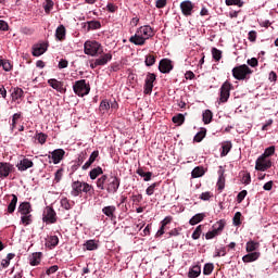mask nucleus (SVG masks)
Returning <instances> with one entry per match:
<instances>
[{"mask_svg":"<svg viewBox=\"0 0 278 278\" xmlns=\"http://www.w3.org/2000/svg\"><path fill=\"white\" fill-rule=\"evenodd\" d=\"M256 36H257V33L255 30H250L248 33V41L252 43L256 42Z\"/></svg>","mask_w":278,"mask_h":278,"instance_id":"e2e57ef3","label":"nucleus"},{"mask_svg":"<svg viewBox=\"0 0 278 278\" xmlns=\"http://www.w3.org/2000/svg\"><path fill=\"white\" fill-rule=\"evenodd\" d=\"M136 174L143 178V181H150L152 179V173L151 172H144L142 168H138L136 170Z\"/></svg>","mask_w":278,"mask_h":278,"instance_id":"7c9ffc66","label":"nucleus"},{"mask_svg":"<svg viewBox=\"0 0 278 278\" xmlns=\"http://www.w3.org/2000/svg\"><path fill=\"white\" fill-rule=\"evenodd\" d=\"M48 139V135L43 134V132H38L36 134V140H38L39 144H43L46 143V140Z\"/></svg>","mask_w":278,"mask_h":278,"instance_id":"864d4df0","label":"nucleus"},{"mask_svg":"<svg viewBox=\"0 0 278 278\" xmlns=\"http://www.w3.org/2000/svg\"><path fill=\"white\" fill-rule=\"evenodd\" d=\"M226 256V248L216 249V255L214 257H223Z\"/></svg>","mask_w":278,"mask_h":278,"instance_id":"0e129e2a","label":"nucleus"},{"mask_svg":"<svg viewBox=\"0 0 278 278\" xmlns=\"http://www.w3.org/2000/svg\"><path fill=\"white\" fill-rule=\"evenodd\" d=\"M81 193L92 194V185H89L88 182L80 180L72 181V191H70V194H72V197L74 198H78Z\"/></svg>","mask_w":278,"mask_h":278,"instance_id":"7ed1b4c3","label":"nucleus"},{"mask_svg":"<svg viewBox=\"0 0 278 278\" xmlns=\"http://www.w3.org/2000/svg\"><path fill=\"white\" fill-rule=\"evenodd\" d=\"M108 110H110V103L108 102V100H102V102H100V112H102V114H105Z\"/></svg>","mask_w":278,"mask_h":278,"instance_id":"6e6d98bb","label":"nucleus"},{"mask_svg":"<svg viewBox=\"0 0 278 278\" xmlns=\"http://www.w3.org/2000/svg\"><path fill=\"white\" fill-rule=\"evenodd\" d=\"M55 39L60 41L66 39V28L64 27V25H60L58 26V28H55Z\"/></svg>","mask_w":278,"mask_h":278,"instance_id":"5701e85b","label":"nucleus"},{"mask_svg":"<svg viewBox=\"0 0 278 278\" xmlns=\"http://www.w3.org/2000/svg\"><path fill=\"white\" fill-rule=\"evenodd\" d=\"M204 167L195 166L194 169H192V178H200L204 176Z\"/></svg>","mask_w":278,"mask_h":278,"instance_id":"e433bc0d","label":"nucleus"},{"mask_svg":"<svg viewBox=\"0 0 278 278\" xmlns=\"http://www.w3.org/2000/svg\"><path fill=\"white\" fill-rule=\"evenodd\" d=\"M96 188L100 191H105L108 194L118 192L119 178L117 176L102 175L96 180Z\"/></svg>","mask_w":278,"mask_h":278,"instance_id":"f257e3e1","label":"nucleus"},{"mask_svg":"<svg viewBox=\"0 0 278 278\" xmlns=\"http://www.w3.org/2000/svg\"><path fill=\"white\" fill-rule=\"evenodd\" d=\"M98 156H99L98 151L91 152L90 159H88V162L84 163V165L81 166V170H88V168L92 166L93 162H96V159H98Z\"/></svg>","mask_w":278,"mask_h":278,"instance_id":"412c9836","label":"nucleus"},{"mask_svg":"<svg viewBox=\"0 0 278 278\" xmlns=\"http://www.w3.org/2000/svg\"><path fill=\"white\" fill-rule=\"evenodd\" d=\"M21 223L24 226H29L31 224V215L30 214L22 215Z\"/></svg>","mask_w":278,"mask_h":278,"instance_id":"3c124183","label":"nucleus"},{"mask_svg":"<svg viewBox=\"0 0 278 278\" xmlns=\"http://www.w3.org/2000/svg\"><path fill=\"white\" fill-rule=\"evenodd\" d=\"M110 61H112V54L105 53L104 55L96 59L92 63L106 65Z\"/></svg>","mask_w":278,"mask_h":278,"instance_id":"bb28decb","label":"nucleus"},{"mask_svg":"<svg viewBox=\"0 0 278 278\" xmlns=\"http://www.w3.org/2000/svg\"><path fill=\"white\" fill-rule=\"evenodd\" d=\"M60 205L65 211H68L72 210V207L74 206V201H70L68 198H62V200H60Z\"/></svg>","mask_w":278,"mask_h":278,"instance_id":"2f4dec72","label":"nucleus"},{"mask_svg":"<svg viewBox=\"0 0 278 278\" xmlns=\"http://www.w3.org/2000/svg\"><path fill=\"white\" fill-rule=\"evenodd\" d=\"M86 27H87V30L90 31V30H98L102 27V25L100 24L99 21H88L86 22Z\"/></svg>","mask_w":278,"mask_h":278,"instance_id":"cd10ccee","label":"nucleus"},{"mask_svg":"<svg viewBox=\"0 0 278 278\" xmlns=\"http://www.w3.org/2000/svg\"><path fill=\"white\" fill-rule=\"evenodd\" d=\"M0 64H1V66H2V68H3L4 72H10V71H12V64H10L9 61H2V60H0Z\"/></svg>","mask_w":278,"mask_h":278,"instance_id":"680f3d73","label":"nucleus"},{"mask_svg":"<svg viewBox=\"0 0 278 278\" xmlns=\"http://www.w3.org/2000/svg\"><path fill=\"white\" fill-rule=\"evenodd\" d=\"M64 176V168H60L55 172L54 174V182L55 184H60V181L62 180V177Z\"/></svg>","mask_w":278,"mask_h":278,"instance_id":"de8ad7c7","label":"nucleus"},{"mask_svg":"<svg viewBox=\"0 0 278 278\" xmlns=\"http://www.w3.org/2000/svg\"><path fill=\"white\" fill-rule=\"evenodd\" d=\"M275 155V146H270L264 150V153L261 155V157L267 159Z\"/></svg>","mask_w":278,"mask_h":278,"instance_id":"37998d69","label":"nucleus"},{"mask_svg":"<svg viewBox=\"0 0 278 278\" xmlns=\"http://www.w3.org/2000/svg\"><path fill=\"white\" fill-rule=\"evenodd\" d=\"M31 50H33L31 55H34L35 58H39L40 55L46 53V51H48V43L46 42L37 43L31 48Z\"/></svg>","mask_w":278,"mask_h":278,"instance_id":"f3484780","label":"nucleus"},{"mask_svg":"<svg viewBox=\"0 0 278 278\" xmlns=\"http://www.w3.org/2000/svg\"><path fill=\"white\" fill-rule=\"evenodd\" d=\"M170 223H172L170 216H166V218H164V220L160 223L162 226H160V230H157L156 232V238H160L165 233L164 230H166V226L170 225Z\"/></svg>","mask_w":278,"mask_h":278,"instance_id":"aec40b11","label":"nucleus"},{"mask_svg":"<svg viewBox=\"0 0 278 278\" xmlns=\"http://www.w3.org/2000/svg\"><path fill=\"white\" fill-rule=\"evenodd\" d=\"M84 247H86V250H88V251H93V250L98 249V244L93 240L86 241Z\"/></svg>","mask_w":278,"mask_h":278,"instance_id":"a18cd8bd","label":"nucleus"},{"mask_svg":"<svg viewBox=\"0 0 278 278\" xmlns=\"http://www.w3.org/2000/svg\"><path fill=\"white\" fill-rule=\"evenodd\" d=\"M242 184L249 186L250 185V173H244L242 175Z\"/></svg>","mask_w":278,"mask_h":278,"instance_id":"774afa93","label":"nucleus"},{"mask_svg":"<svg viewBox=\"0 0 278 278\" xmlns=\"http://www.w3.org/2000/svg\"><path fill=\"white\" fill-rule=\"evenodd\" d=\"M17 213H20V215H30L31 204H29V202L20 203V206H17Z\"/></svg>","mask_w":278,"mask_h":278,"instance_id":"6ab92c4d","label":"nucleus"},{"mask_svg":"<svg viewBox=\"0 0 278 278\" xmlns=\"http://www.w3.org/2000/svg\"><path fill=\"white\" fill-rule=\"evenodd\" d=\"M200 235H202V225H198V227H195L194 232H192V239L198 240Z\"/></svg>","mask_w":278,"mask_h":278,"instance_id":"052dcab7","label":"nucleus"},{"mask_svg":"<svg viewBox=\"0 0 278 278\" xmlns=\"http://www.w3.org/2000/svg\"><path fill=\"white\" fill-rule=\"evenodd\" d=\"M193 10L194 3H192L190 0H185L182 3H180V11L185 17L192 16Z\"/></svg>","mask_w":278,"mask_h":278,"instance_id":"2eb2a0df","label":"nucleus"},{"mask_svg":"<svg viewBox=\"0 0 278 278\" xmlns=\"http://www.w3.org/2000/svg\"><path fill=\"white\" fill-rule=\"evenodd\" d=\"M273 166V162L269 159H266L264 156H260L256 160V166L255 169L258 172H266Z\"/></svg>","mask_w":278,"mask_h":278,"instance_id":"9b49d317","label":"nucleus"},{"mask_svg":"<svg viewBox=\"0 0 278 278\" xmlns=\"http://www.w3.org/2000/svg\"><path fill=\"white\" fill-rule=\"evenodd\" d=\"M198 276H200V266H193L188 271V278H198Z\"/></svg>","mask_w":278,"mask_h":278,"instance_id":"a19ab883","label":"nucleus"},{"mask_svg":"<svg viewBox=\"0 0 278 278\" xmlns=\"http://www.w3.org/2000/svg\"><path fill=\"white\" fill-rule=\"evenodd\" d=\"M258 257H261L260 252H252L250 254L242 256V262H244V263L256 262L258 260Z\"/></svg>","mask_w":278,"mask_h":278,"instance_id":"4be33fe9","label":"nucleus"},{"mask_svg":"<svg viewBox=\"0 0 278 278\" xmlns=\"http://www.w3.org/2000/svg\"><path fill=\"white\" fill-rule=\"evenodd\" d=\"M184 115L178 113L176 116L172 117V123L174 124H178V126L182 125L184 124Z\"/></svg>","mask_w":278,"mask_h":278,"instance_id":"49530a36","label":"nucleus"},{"mask_svg":"<svg viewBox=\"0 0 278 278\" xmlns=\"http://www.w3.org/2000/svg\"><path fill=\"white\" fill-rule=\"evenodd\" d=\"M226 223L224 220H219L212 226V231L206 232V240H212L216 238V236L220 235L224 230V226Z\"/></svg>","mask_w":278,"mask_h":278,"instance_id":"1a4fd4ad","label":"nucleus"},{"mask_svg":"<svg viewBox=\"0 0 278 278\" xmlns=\"http://www.w3.org/2000/svg\"><path fill=\"white\" fill-rule=\"evenodd\" d=\"M155 34L156 31L153 27L150 25H143L136 30V34H134L128 41L134 46L142 47L146 45V40L153 38Z\"/></svg>","mask_w":278,"mask_h":278,"instance_id":"f03ea898","label":"nucleus"},{"mask_svg":"<svg viewBox=\"0 0 278 278\" xmlns=\"http://www.w3.org/2000/svg\"><path fill=\"white\" fill-rule=\"evenodd\" d=\"M64 155H66V151H64L63 149H55L54 151L50 152L48 159L52 160V163L56 165L60 164L62 160H64Z\"/></svg>","mask_w":278,"mask_h":278,"instance_id":"f8f14e48","label":"nucleus"},{"mask_svg":"<svg viewBox=\"0 0 278 278\" xmlns=\"http://www.w3.org/2000/svg\"><path fill=\"white\" fill-rule=\"evenodd\" d=\"M105 10L112 14L116 13L118 11V5L114 4V3H108V5H105Z\"/></svg>","mask_w":278,"mask_h":278,"instance_id":"bf43d9fd","label":"nucleus"},{"mask_svg":"<svg viewBox=\"0 0 278 278\" xmlns=\"http://www.w3.org/2000/svg\"><path fill=\"white\" fill-rule=\"evenodd\" d=\"M242 217V214L240 212H236L235 217L232 218V224L235 227H240L242 225V222H240V218Z\"/></svg>","mask_w":278,"mask_h":278,"instance_id":"603ef678","label":"nucleus"},{"mask_svg":"<svg viewBox=\"0 0 278 278\" xmlns=\"http://www.w3.org/2000/svg\"><path fill=\"white\" fill-rule=\"evenodd\" d=\"M159 186H160V182H154V184L150 185V187H148V189H146V194L148 197H152Z\"/></svg>","mask_w":278,"mask_h":278,"instance_id":"c03bdc74","label":"nucleus"},{"mask_svg":"<svg viewBox=\"0 0 278 278\" xmlns=\"http://www.w3.org/2000/svg\"><path fill=\"white\" fill-rule=\"evenodd\" d=\"M243 4L242 0H226V5L228 7L236 5L238 8H242Z\"/></svg>","mask_w":278,"mask_h":278,"instance_id":"4d7b16f0","label":"nucleus"},{"mask_svg":"<svg viewBox=\"0 0 278 278\" xmlns=\"http://www.w3.org/2000/svg\"><path fill=\"white\" fill-rule=\"evenodd\" d=\"M206 137V128H202V130L198 131L194 136V142L200 143Z\"/></svg>","mask_w":278,"mask_h":278,"instance_id":"c9c22d12","label":"nucleus"},{"mask_svg":"<svg viewBox=\"0 0 278 278\" xmlns=\"http://www.w3.org/2000/svg\"><path fill=\"white\" fill-rule=\"evenodd\" d=\"M230 90H232V84L228 80L224 81L220 87V103L228 102V99L230 98Z\"/></svg>","mask_w":278,"mask_h":278,"instance_id":"9d476101","label":"nucleus"},{"mask_svg":"<svg viewBox=\"0 0 278 278\" xmlns=\"http://www.w3.org/2000/svg\"><path fill=\"white\" fill-rule=\"evenodd\" d=\"M102 213L108 216V218L115 219L116 216L114 215V213H116V206H105L104 208H102Z\"/></svg>","mask_w":278,"mask_h":278,"instance_id":"b1692460","label":"nucleus"},{"mask_svg":"<svg viewBox=\"0 0 278 278\" xmlns=\"http://www.w3.org/2000/svg\"><path fill=\"white\" fill-rule=\"evenodd\" d=\"M12 201H10V204H8V214H14L16 211V204H17V197L16 194H12Z\"/></svg>","mask_w":278,"mask_h":278,"instance_id":"c85d7f7f","label":"nucleus"},{"mask_svg":"<svg viewBox=\"0 0 278 278\" xmlns=\"http://www.w3.org/2000/svg\"><path fill=\"white\" fill-rule=\"evenodd\" d=\"M211 52H212V59L215 62H220V60H223V51L222 50L212 48Z\"/></svg>","mask_w":278,"mask_h":278,"instance_id":"72a5a7b5","label":"nucleus"},{"mask_svg":"<svg viewBox=\"0 0 278 278\" xmlns=\"http://www.w3.org/2000/svg\"><path fill=\"white\" fill-rule=\"evenodd\" d=\"M250 75H252V70H250L249 65H240L232 68V77L236 80H249Z\"/></svg>","mask_w":278,"mask_h":278,"instance_id":"39448f33","label":"nucleus"},{"mask_svg":"<svg viewBox=\"0 0 278 278\" xmlns=\"http://www.w3.org/2000/svg\"><path fill=\"white\" fill-rule=\"evenodd\" d=\"M52 9H53L52 0H46V5H43V11L46 12V14H50Z\"/></svg>","mask_w":278,"mask_h":278,"instance_id":"13d9d810","label":"nucleus"},{"mask_svg":"<svg viewBox=\"0 0 278 278\" xmlns=\"http://www.w3.org/2000/svg\"><path fill=\"white\" fill-rule=\"evenodd\" d=\"M213 270H214V264L208 263L204 265V269L202 270V273L204 274V276H210Z\"/></svg>","mask_w":278,"mask_h":278,"instance_id":"8fccbe9b","label":"nucleus"},{"mask_svg":"<svg viewBox=\"0 0 278 278\" xmlns=\"http://www.w3.org/2000/svg\"><path fill=\"white\" fill-rule=\"evenodd\" d=\"M218 174L220 176L218 177V182L216 184V186L218 187V191H223L224 190L225 178H224L223 172H219Z\"/></svg>","mask_w":278,"mask_h":278,"instance_id":"5fc2aeb1","label":"nucleus"},{"mask_svg":"<svg viewBox=\"0 0 278 278\" xmlns=\"http://www.w3.org/2000/svg\"><path fill=\"white\" fill-rule=\"evenodd\" d=\"M48 85L60 93H66V89L64 88V83L58 81L55 78H51L50 80H48Z\"/></svg>","mask_w":278,"mask_h":278,"instance_id":"a211bd4d","label":"nucleus"},{"mask_svg":"<svg viewBox=\"0 0 278 278\" xmlns=\"http://www.w3.org/2000/svg\"><path fill=\"white\" fill-rule=\"evenodd\" d=\"M202 122H204L206 125L212 122V111L206 110L204 113H202Z\"/></svg>","mask_w":278,"mask_h":278,"instance_id":"79ce46f5","label":"nucleus"},{"mask_svg":"<svg viewBox=\"0 0 278 278\" xmlns=\"http://www.w3.org/2000/svg\"><path fill=\"white\" fill-rule=\"evenodd\" d=\"M58 243H59L58 236H50L48 238V241L46 242V247L50 249H54L55 247H58Z\"/></svg>","mask_w":278,"mask_h":278,"instance_id":"473e14b6","label":"nucleus"},{"mask_svg":"<svg viewBox=\"0 0 278 278\" xmlns=\"http://www.w3.org/2000/svg\"><path fill=\"white\" fill-rule=\"evenodd\" d=\"M102 175H104V170L100 166H98L96 168H91L90 174H89L91 180H96L98 177H100Z\"/></svg>","mask_w":278,"mask_h":278,"instance_id":"a878e982","label":"nucleus"},{"mask_svg":"<svg viewBox=\"0 0 278 278\" xmlns=\"http://www.w3.org/2000/svg\"><path fill=\"white\" fill-rule=\"evenodd\" d=\"M154 81H156V74L148 73L143 83V94L150 96L152 93Z\"/></svg>","mask_w":278,"mask_h":278,"instance_id":"0eeeda50","label":"nucleus"},{"mask_svg":"<svg viewBox=\"0 0 278 278\" xmlns=\"http://www.w3.org/2000/svg\"><path fill=\"white\" fill-rule=\"evenodd\" d=\"M24 97V90L21 88H14V91L12 92V100L17 101Z\"/></svg>","mask_w":278,"mask_h":278,"instance_id":"58836bf2","label":"nucleus"},{"mask_svg":"<svg viewBox=\"0 0 278 278\" xmlns=\"http://www.w3.org/2000/svg\"><path fill=\"white\" fill-rule=\"evenodd\" d=\"M73 89L78 97H85L90 93V85L84 79L74 83Z\"/></svg>","mask_w":278,"mask_h":278,"instance_id":"423d86ee","label":"nucleus"},{"mask_svg":"<svg viewBox=\"0 0 278 278\" xmlns=\"http://www.w3.org/2000/svg\"><path fill=\"white\" fill-rule=\"evenodd\" d=\"M205 215L204 214H195L194 216H192V218L190 219L189 224L190 226H197L198 223L204 220Z\"/></svg>","mask_w":278,"mask_h":278,"instance_id":"f704fd0d","label":"nucleus"},{"mask_svg":"<svg viewBox=\"0 0 278 278\" xmlns=\"http://www.w3.org/2000/svg\"><path fill=\"white\" fill-rule=\"evenodd\" d=\"M41 220L46 223V225L55 224V222L58 220V217L55 216V211H53L52 206H46Z\"/></svg>","mask_w":278,"mask_h":278,"instance_id":"6e6552de","label":"nucleus"},{"mask_svg":"<svg viewBox=\"0 0 278 278\" xmlns=\"http://www.w3.org/2000/svg\"><path fill=\"white\" fill-rule=\"evenodd\" d=\"M33 167H34V162H31V160L27 157L20 160V162H17V164L15 165V168H17V170L20 172H26L27 169Z\"/></svg>","mask_w":278,"mask_h":278,"instance_id":"dca6fc26","label":"nucleus"},{"mask_svg":"<svg viewBox=\"0 0 278 278\" xmlns=\"http://www.w3.org/2000/svg\"><path fill=\"white\" fill-rule=\"evenodd\" d=\"M232 149V143L230 141H226L222 144V152H220V157H224L228 155L230 150Z\"/></svg>","mask_w":278,"mask_h":278,"instance_id":"c756f323","label":"nucleus"},{"mask_svg":"<svg viewBox=\"0 0 278 278\" xmlns=\"http://www.w3.org/2000/svg\"><path fill=\"white\" fill-rule=\"evenodd\" d=\"M102 45L94 40H88L84 42V54L94 58L102 54Z\"/></svg>","mask_w":278,"mask_h":278,"instance_id":"20e7f679","label":"nucleus"},{"mask_svg":"<svg viewBox=\"0 0 278 278\" xmlns=\"http://www.w3.org/2000/svg\"><path fill=\"white\" fill-rule=\"evenodd\" d=\"M14 172V165L8 162H0V179H5Z\"/></svg>","mask_w":278,"mask_h":278,"instance_id":"ddd939ff","label":"nucleus"},{"mask_svg":"<svg viewBox=\"0 0 278 278\" xmlns=\"http://www.w3.org/2000/svg\"><path fill=\"white\" fill-rule=\"evenodd\" d=\"M174 68V65H172V61L168 59H162L160 60V63L157 65V71L162 74H170L172 70Z\"/></svg>","mask_w":278,"mask_h":278,"instance_id":"4468645a","label":"nucleus"},{"mask_svg":"<svg viewBox=\"0 0 278 278\" xmlns=\"http://www.w3.org/2000/svg\"><path fill=\"white\" fill-rule=\"evenodd\" d=\"M40 258H42L41 252H36V253L31 254V258H29V266L40 265Z\"/></svg>","mask_w":278,"mask_h":278,"instance_id":"393cba45","label":"nucleus"},{"mask_svg":"<svg viewBox=\"0 0 278 278\" xmlns=\"http://www.w3.org/2000/svg\"><path fill=\"white\" fill-rule=\"evenodd\" d=\"M66 67H68V61L64 59L60 60V62L58 63V68L63 70Z\"/></svg>","mask_w":278,"mask_h":278,"instance_id":"338daca9","label":"nucleus"},{"mask_svg":"<svg viewBox=\"0 0 278 278\" xmlns=\"http://www.w3.org/2000/svg\"><path fill=\"white\" fill-rule=\"evenodd\" d=\"M247 63H248V66H250V67L258 66V60L255 59V58H252V59L248 60Z\"/></svg>","mask_w":278,"mask_h":278,"instance_id":"69168bd1","label":"nucleus"},{"mask_svg":"<svg viewBox=\"0 0 278 278\" xmlns=\"http://www.w3.org/2000/svg\"><path fill=\"white\" fill-rule=\"evenodd\" d=\"M249 194V191L247 190H242L238 193V195L236 197V201L238 202V204L242 203V201H244V199L247 198V195Z\"/></svg>","mask_w":278,"mask_h":278,"instance_id":"09e8293b","label":"nucleus"},{"mask_svg":"<svg viewBox=\"0 0 278 278\" xmlns=\"http://www.w3.org/2000/svg\"><path fill=\"white\" fill-rule=\"evenodd\" d=\"M143 63L148 67L153 66L156 63V56L154 54H148L146 55V60L143 61Z\"/></svg>","mask_w":278,"mask_h":278,"instance_id":"4c0bfd02","label":"nucleus"},{"mask_svg":"<svg viewBox=\"0 0 278 278\" xmlns=\"http://www.w3.org/2000/svg\"><path fill=\"white\" fill-rule=\"evenodd\" d=\"M258 249V242L256 241H248L247 243V252L252 253Z\"/></svg>","mask_w":278,"mask_h":278,"instance_id":"ea45409f","label":"nucleus"}]
</instances>
